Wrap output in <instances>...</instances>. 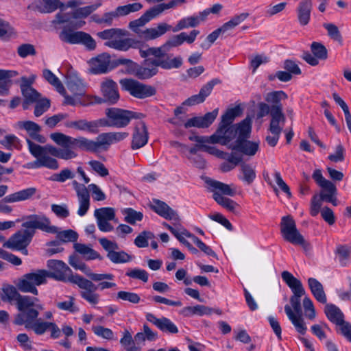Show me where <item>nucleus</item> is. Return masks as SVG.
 <instances>
[{
    "instance_id": "obj_1",
    "label": "nucleus",
    "mask_w": 351,
    "mask_h": 351,
    "mask_svg": "<svg viewBox=\"0 0 351 351\" xmlns=\"http://www.w3.org/2000/svg\"><path fill=\"white\" fill-rule=\"evenodd\" d=\"M49 136L61 148L49 144L41 146L26 138L29 152L36 158L35 161L29 165L30 167H46L51 170H56L59 168L58 161L51 156L68 160L77 156V149L95 153L100 149L108 150L111 145L108 132L99 134L96 141L88 139L84 136L74 138L61 132L51 133Z\"/></svg>"
},
{
    "instance_id": "obj_2",
    "label": "nucleus",
    "mask_w": 351,
    "mask_h": 351,
    "mask_svg": "<svg viewBox=\"0 0 351 351\" xmlns=\"http://www.w3.org/2000/svg\"><path fill=\"white\" fill-rule=\"evenodd\" d=\"M199 34V31L197 29L192 30L189 34L186 32H181L178 35L171 36L159 47H149L145 50L140 49V55L144 58L151 56L160 58L169 64L175 65L173 69H178L182 64V58L180 56L173 58L172 55L168 54V51L173 47L180 46L184 42L189 44L193 43Z\"/></svg>"
},
{
    "instance_id": "obj_3",
    "label": "nucleus",
    "mask_w": 351,
    "mask_h": 351,
    "mask_svg": "<svg viewBox=\"0 0 351 351\" xmlns=\"http://www.w3.org/2000/svg\"><path fill=\"white\" fill-rule=\"evenodd\" d=\"M88 277L90 280L82 276L75 277L74 282L82 289L80 296L92 305H96L99 302V295L95 292L97 290L103 291L117 287L116 283L112 282L114 276L112 274L91 272Z\"/></svg>"
},
{
    "instance_id": "obj_4",
    "label": "nucleus",
    "mask_w": 351,
    "mask_h": 351,
    "mask_svg": "<svg viewBox=\"0 0 351 351\" xmlns=\"http://www.w3.org/2000/svg\"><path fill=\"white\" fill-rule=\"evenodd\" d=\"M103 40H108L105 45L116 50L126 51L130 48L137 49L141 45L139 40L133 38H123L128 35V32L123 29L112 28L105 29L97 34Z\"/></svg>"
},
{
    "instance_id": "obj_5",
    "label": "nucleus",
    "mask_w": 351,
    "mask_h": 351,
    "mask_svg": "<svg viewBox=\"0 0 351 351\" xmlns=\"http://www.w3.org/2000/svg\"><path fill=\"white\" fill-rule=\"evenodd\" d=\"M84 24L85 21H81L72 26H64L58 35L60 40L70 45H82L89 50L95 49L96 43L92 36L86 32L74 29L81 28Z\"/></svg>"
},
{
    "instance_id": "obj_6",
    "label": "nucleus",
    "mask_w": 351,
    "mask_h": 351,
    "mask_svg": "<svg viewBox=\"0 0 351 351\" xmlns=\"http://www.w3.org/2000/svg\"><path fill=\"white\" fill-rule=\"evenodd\" d=\"M239 128L240 135L237 136L235 143L230 144L228 147L232 151H238L249 156H254L259 149V143L247 140L252 130L251 118L247 117L241 121Z\"/></svg>"
},
{
    "instance_id": "obj_7",
    "label": "nucleus",
    "mask_w": 351,
    "mask_h": 351,
    "mask_svg": "<svg viewBox=\"0 0 351 351\" xmlns=\"http://www.w3.org/2000/svg\"><path fill=\"white\" fill-rule=\"evenodd\" d=\"M208 189L213 193V199L221 206L232 213H237L239 204L231 199L223 197L222 195L234 196L235 191L230 186L219 181L208 179L206 181Z\"/></svg>"
},
{
    "instance_id": "obj_8",
    "label": "nucleus",
    "mask_w": 351,
    "mask_h": 351,
    "mask_svg": "<svg viewBox=\"0 0 351 351\" xmlns=\"http://www.w3.org/2000/svg\"><path fill=\"white\" fill-rule=\"evenodd\" d=\"M38 300L28 295H21L16 302V306L20 313L16 316L14 323L16 325H23L25 322L37 319L39 313L38 309H43L40 304H36Z\"/></svg>"
},
{
    "instance_id": "obj_9",
    "label": "nucleus",
    "mask_w": 351,
    "mask_h": 351,
    "mask_svg": "<svg viewBox=\"0 0 351 351\" xmlns=\"http://www.w3.org/2000/svg\"><path fill=\"white\" fill-rule=\"evenodd\" d=\"M47 270L38 269L22 276L16 283L19 291L30 293L34 295L38 293L36 287L47 283Z\"/></svg>"
},
{
    "instance_id": "obj_10",
    "label": "nucleus",
    "mask_w": 351,
    "mask_h": 351,
    "mask_svg": "<svg viewBox=\"0 0 351 351\" xmlns=\"http://www.w3.org/2000/svg\"><path fill=\"white\" fill-rule=\"evenodd\" d=\"M106 115L109 119L106 126L117 128L126 127L132 119H141L143 117L141 113L118 108H108L106 110Z\"/></svg>"
},
{
    "instance_id": "obj_11",
    "label": "nucleus",
    "mask_w": 351,
    "mask_h": 351,
    "mask_svg": "<svg viewBox=\"0 0 351 351\" xmlns=\"http://www.w3.org/2000/svg\"><path fill=\"white\" fill-rule=\"evenodd\" d=\"M147 58L144 60L143 65L137 66L134 70V75L138 79H149L156 75L158 71V67L165 70H171L175 66V65L170 64L158 57Z\"/></svg>"
},
{
    "instance_id": "obj_12",
    "label": "nucleus",
    "mask_w": 351,
    "mask_h": 351,
    "mask_svg": "<svg viewBox=\"0 0 351 351\" xmlns=\"http://www.w3.org/2000/svg\"><path fill=\"white\" fill-rule=\"evenodd\" d=\"M281 276L283 281L293 292V295L290 298V303L294 311L296 314H301V297L305 294V290L301 281L287 271H282Z\"/></svg>"
},
{
    "instance_id": "obj_13",
    "label": "nucleus",
    "mask_w": 351,
    "mask_h": 351,
    "mask_svg": "<svg viewBox=\"0 0 351 351\" xmlns=\"http://www.w3.org/2000/svg\"><path fill=\"white\" fill-rule=\"evenodd\" d=\"M47 266L49 269V271H47V279L51 278L59 281L69 282L75 284V278L82 277L78 274L73 275L71 269L62 261L49 260L47 261Z\"/></svg>"
},
{
    "instance_id": "obj_14",
    "label": "nucleus",
    "mask_w": 351,
    "mask_h": 351,
    "mask_svg": "<svg viewBox=\"0 0 351 351\" xmlns=\"http://www.w3.org/2000/svg\"><path fill=\"white\" fill-rule=\"evenodd\" d=\"M280 232L285 241L293 245H304V239L298 230L295 222L290 215L285 216L282 218Z\"/></svg>"
},
{
    "instance_id": "obj_15",
    "label": "nucleus",
    "mask_w": 351,
    "mask_h": 351,
    "mask_svg": "<svg viewBox=\"0 0 351 351\" xmlns=\"http://www.w3.org/2000/svg\"><path fill=\"white\" fill-rule=\"evenodd\" d=\"M22 227L27 230L39 229L47 233L58 232V228L51 225L50 219L44 214L29 215L23 217Z\"/></svg>"
},
{
    "instance_id": "obj_16",
    "label": "nucleus",
    "mask_w": 351,
    "mask_h": 351,
    "mask_svg": "<svg viewBox=\"0 0 351 351\" xmlns=\"http://www.w3.org/2000/svg\"><path fill=\"white\" fill-rule=\"evenodd\" d=\"M122 88L130 93L136 98L144 99L156 95L154 87L144 84L132 79H123L120 80Z\"/></svg>"
},
{
    "instance_id": "obj_17",
    "label": "nucleus",
    "mask_w": 351,
    "mask_h": 351,
    "mask_svg": "<svg viewBox=\"0 0 351 351\" xmlns=\"http://www.w3.org/2000/svg\"><path fill=\"white\" fill-rule=\"evenodd\" d=\"M239 125L240 123L232 125H219L216 132L210 136V143L228 145L237 135H240Z\"/></svg>"
},
{
    "instance_id": "obj_18",
    "label": "nucleus",
    "mask_w": 351,
    "mask_h": 351,
    "mask_svg": "<svg viewBox=\"0 0 351 351\" xmlns=\"http://www.w3.org/2000/svg\"><path fill=\"white\" fill-rule=\"evenodd\" d=\"M34 187L27 188L4 197L1 201L0 212L9 214L12 211L11 206L6 203H15L30 199L36 193Z\"/></svg>"
},
{
    "instance_id": "obj_19",
    "label": "nucleus",
    "mask_w": 351,
    "mask_h": 351,
    "mask_svg": "<svg viewBox=\"0 0 351 351\" xmlns=\"http://www.w3.org/2000/svg\"><path fill=\"white\" fill-rule=\"evenodd\" d=\"M35 232L27 228L18 231L4 243L3 246L12 250H23L30 243Z\"/></svg>"
},
{
    "instance_id": "obj_20",
    "label": "nucleus",
    "mask_w": 351,
    "mask_h": 351,
    "mask_svg": "<svg viewBox=\"0 0 351 351\" xmlns=\"http://www.w3.org/2000/svg\"><path fill=\"white\" fill-rule=\"evenodd\" d=\"M108 125V121L105 119H99L94 121L79 119L65 123V126L69 128H75L80 131H85L92 134H97L99 128Z\"/></svg>"
},
{
    "instance_id": "obj_21",
    "label": "nucleus",
    "mask_w": 351,
    "mask_h": 351,
    "mask_svg": "<svg viewBox=\"0 0 351 351\" xmlns=\"http://www.w3.org/2000/svg\"><path fill=\"white\" fill-rule=\"evenodd\" d=\"M79 202L77 215L80 217L84 216L90 208V195L84 184H80L76 180L72 182Z\"/></svg>"
},
{
    "instance_id": "obj_22",
    "label": "nucleus",
    "mask_w": 351,
    "mask_h": 351,
    "mask_svg": "<svg viewBox=\"0 0 351 351\" xmlns=\"http://www.w3.org/2000/svg\"><path fill=\"white\" fill-rule=\"evenodd\" d=\"M149 134L147 126L144 122L136 123L132 134L131 148L138 149L144 147L148 142Z\"/></svg>"
},
{
    "instance_id": "obj_23",
    "label": "nucleus",
    "mask_w": 351,
    "mask_h": 351,
    "mask_svg": "<svg viewBox=\"0 0 351 351\" xmlns=\"http://www.w3.org/2000/svg\"><path fill=\"white\" fill-rule=\"evenodd\" d=\"M146 319L163 332L176 334L179 331L176 324L165 317L157 318L154 314L148 313L146 314Z\"/></svg>"
},
{
    "instance_id": "obj_24",
    "label": "nucleus",
    "mask_w": 351,
    "mask_h": 351,
    "mask_svg": "<svg viewBox=\"0 0 351 351\" xmlns=\"http://www.w3.org/2000/svg\"><path fill=\"white\" fill-rule=\"evenodd\" d=\"M209 14V12L204 10L199 12L198 14L184 17L180 19L176 25L172 28L173 32H177L184 29L189 27H195L198 26L202 22L204 21Z\"/></svg>"
},
{
    "instance_id": "obj_25",
    "label": "nucleus",
    "mask_w": 351,
    "mask_h": 351,
    "mask_svg": "<svg viewBox=\"0 0 351 351\" xmlns=\"http://www.w3.org/2000/svg\"><path fill=\"white\" fill-rule=\"evenodd\" d=\"M218 114V109L207 112L202 117H195L189 119L185 123V128L196 127L198 128H207L215 120Z\"/></svg>"
},
{
    "instance_id": "obj_26",
    "label": "nucleus",
    "mask_w": 351,
    "mask_h": 351,
    "mask_svg": "<svg viewBox=\"0 0 351 351\" xmlns=\"http://www.w3.org/2000/svg\"><path fill=\"white\" fill-rule=\"evenodd\" d=\"M16 125L19 129L25 130L32 139L40 143L46 142V138L40 134L41 127L36 123L32 121H20Z\"/></svg>"
},
{
    "instance_id": "obj_27",
    "label": "nucleus",
    "mask_w": 351,
    "mask_h": 351,
    "mask_svg": "<svg viewBox=\"0 0 351 351\" xmlns=\"http://www.w3.org/2000/svg\"><path fill=\"white\" fill-rule=\"evenodd\" d=\"M90 71L94 74L105 73L110 71L113 66L111 64L110 56L103 53L90 61Z\"/></svg>"
},
{
    "instance_id": "obj_28",
    "label": "nucleus",
    "mask_w": 351,
    "mask_h": 351,
    "mask_svg": "<svg viewBox=\"0 0 351 351\" xmlns=\"http://www.w3.org/2000/svg\"><path fill=\"white\" fill-rule=\"evenodd\" d=\"M285 121L286 117L280 107H274L271 112L269 131L271 134H281Z\"/></svg>"
},
{
    "instance_id": "obj_29",
    "label": "nucleus",
    "mask_w": 351,
    "mask_h": 351,
    "mask_svg": "<svg viewBox=\"0 0 351 351\" xmlns=\"http://www.w3.org/2000/svg\"><path fill=\"white\" fill-rule=\"evenodd\" d=\"M151 208L160 217L167 220L179 221V215L176 211L173 210L165 202L159 199H153Z\"/></svg>"
},
{
    "instance_id": "obj_30",
    "label": "nucleus",
    "mask_w": 351,
    "mask_h": 351,
    "mask_svg": "<svg viewBox=\"0 0 351 351\" xmlns=\"http://www.w3.org/2000/svg\"><path fill=\"white\" fill-rule=\"evenodd\" d=\"M101 88L104 101L114 104L118 101L119 98L118 86L114 81L108 80L103 82L101 85Z\"/></svg>"
},
{
    "instance_id": "obj_31",
    "label": "nucleus",
    "mask_w": 351,
    "mask_h": 351,
    "mask_svg": "<svg viewBox=\"0 0 351 351\" xmlns=\"http://www.w3.org/2000/svg\"><path fill=\"white\" fill-rule=\"evenodd\" d=\"M312 7L311 0H302L299 3L296 12L298 22L302 26H305L309 23Z\"/></svg>"
},
{
    "instance_id": "obj_32",
    "label": "nucleus",
    "mask_w": 351,
    "mask_h": 351,
    "mask_svg": "<svg viewBox=\"0 0 351 351\" xmlns=\"http://www.w3.org/2000/svg\"><path fill=\"white\" fill-rule=\"evenodd\" d=\"M171 29V25L165 23H162L158 24L156 27L147 28L145 30H143L139 37L146 40H151L159 38Z\"/></svg>"
},
{
    "instance_id": "obj_33",
    "label": "nucleus",
    "mask_w": 351,
    "mask_h": 351,
    "mask_svg": "<svg viewBox=\"0 0 351 351\" xmlns=\"http://www.w3.org/2000/svg\"><path fill=\"white\" fill-rule=\"evenodd\" d=\"M17 75L18 73L16 71L0 69V95L9 94V90L12 84L11 79Z\"/></svg>"
},
{
    "instance_id": "obj_34",
    "label": "nucleus",
    "mask_w": 351,
    "mask_h": 351,
    "mask_svg": "<svg viewBox=\"0 0 351 351\" xmlns=\"http://www.w3.org/2000/svg\"><path fill=\"white\" fill-rule=\"evenodd\" d=\"M64 98V104L66 105H71V106H77V105H81V106H89L94 103H101V101L99 99H97L96 97H93L91 96H85L82 97L80 95H73V96H69L67 95L65 93Z\"/></svg>"
},
{
    "instance_id": "obj_35",
    "label": "nucleus",
    "mask_w": 351,
    "mask_h": 351,
    "mask_svg": "<svg viewBox=\"0 0 351 351\" xmlns=\"http://www.w3.org/2000/svg\"><path fill=\"white\" fill-rule=\"evenodd\" d=\"M67 87L73 95L82 97L87 96L86 95V84L77 75H71L68 77Z\"/></svg>"
},
{
    "instance_id": "obj_36",
    "label": "nucleus",
    "mask_w": 351,
    "mask_h": 351,
    "mask_svg": "<svg viewBox=\"0 0 351 351\" xmlns=\"http://www.w3.org/2000/svg\"><path fill=\"white\" fill-rule=\"evenodd\" d=\"M308 285L316 300L322 304H326L327 302V298L322 283L314 278H309L308 280Z\"/></svg>"
},
{
    "instance_id": "obj_37",
    "label": "nucleus",
    "mask_w": 351,
    "mask_h": 351,
    "mask_svg": "<svg viewBox=\"0 0 351 351\" xmlns=\"http://www.w3.org/2000/svg\"><path fill=\"white\" fill-rule=\"evenodd\" d=\"M285 311L295 328L297 332L301 335H304L307 330V328L305 325L304 319L301 317V314L295 315L288 304L285 305Z\"/></svg>"
},
{
    "instance_id": "obj_38",
    "label": "nucleus",
    "mask_w": 351,
    "mask_h": 351,
    "mask_svg": "<svg viewBox=\"0 0 351 351\" xmlns=\"http://www.w3.org/2000/svg\"><path fill=\"white\" fill-rule=\"evenodd\" d=\"M63 6L60 0H39L36 4V9L41 13H51Z\"/></svg>"
},
{
    "instance_id": "obj_39",
    "label": "nucleus",
    "mask_w": 351,
    "mask_h": 351,
    "mask_svg": "<svg viewBox=\"0 0 351 351\" xmlns=\"http://www.w3.org/2000/svg\"><path fill=\"white\" fill-rule=\"evenodd\" d=\"M324 313L327 318L336 325L344 319L343 313L334 304H326L324 308Z\"/></svg>"
},
{
    "instance_id": "obj_40",
    "label": "nucleus",
    "mask_w": 351,
    "mask_h": 351,
    "mask_svg": "<svg viewBox=\"0 0 351 351\" xmlns=\"http://www.w3.org/2000/svg\"><path fill=\"white\" fill-rule=\"evenodd\" d=\"M25 328L32 329L36 335H41L49 329L51 322H43L32 319L31 321L23 323Z\"/></svg>"
},
{
    "instance_id": "obj_41",
    "label": "nucleus",
    "mask_w": 351,
    "mask_h": 351,
    "mask_svg": "<svg viewBox=\"0 0 351 351\" xmlns=\"http://www.w3.org/2000/svg\"><path fill=\"white\" fill-rule=\"evenodd\" d=\"M287 95L282 90H277L270 92L267 94L265 97V101L269 104H271V110L274 107H280L281 112H283L282 105L281 104V100L286 99L287 98Z\"/></svg>"
},
{
    "instance_id": "obj_42",
    "label": "nucleus",
    "mask_w": 351,
    "mask_h": 351,
    "mask_svg": "<svg viewBox=\"0 0 351 351\" xmlns=\"http://www.w3.org/2000/svg\"><path fill=\"white\" fill-rule=\"evenodd\" d=\"M73 248L75 252L82 255L87 260H95L100 258L99 254L87 245L75 243L73 245Z\"/></svg>"
},
{
    "instance_id": "obj_43",
    "label": "nucleus",
    "mask_w": 351,
    "mask_h": 351,
    "mask_svg": "<svg viewBox=\"0 0 351 351\" xmlns=\"http://www.w3.org/2000/svg\"><path fill=\"white\" fill-rule=\"evenodd\" d=\"M21 93L24 98L22 103L23 110L29 109L30 105L36 103L43 97L41 94L34 88L24 90Z\"/></svg>"
},
{
    "instance_id": "obj_44",
    "label": "nucleus",
    "mask_w": 351,
    "mask_h": 351,
    "mask_svg": "<svg viewBox=\"0 0 351 351\" xmlns=\"http://www.w3.org/2000/svg\"><path fill=\"white\" fill-rule=\"evenodd\" d=\"M101 5V3H94L90 5L81 7L71 12L72 19H85L95 11Z\"/></svg>"
},
{
    "instance_id": "obj_45",
    "label": "nucleus",
    "mask_w": 351,
    "mask_h": 351,
    "mask_svg": "<svg viewBox=\"0 0 351 351\" xmlns=\"http://www.w3.org/2000/svg\"><path fill=\"white\" fill-rule=\"evenodd\" d=\"M182 234L186 236L188 238H191L193 243L202 250L203 252H204L206 255L212 256V257H216L217 254L216 253L211 249V247L206 244H205L204 242H202L195 235L191 234L186 230H184L182 232Z\"/></svg>"
},
{
    "instance_id": "obj_46",
    "label": "nucleus",
    "mask_w": 351,
    "mask_h": 351,
    "mask_svg": "<svg viewBox=\"0 0 351 351\" xmlns=\"http://www.w3.org/2000/svg\"><path fill=\"white\" fill-rule=\"evenodd\" d=\"M43 77L52 86H53L56 90L61 94L62 95H64L65 94V88L58 79V77L55 75L49 69H44L43 71Z\"/></svg>"
},
{
    "instance_id": "obj_47",
    "label": "nucleus",
    "mask_w": 351,
    "mask_h": 351,
    "mask_svg": "<svg viewBox=\"0 0 351 351\" xmlns=\"http://www.w3.org/2000/svg\"><path fill=\"white\" fill-rule=\"evenodd\" d=\"M213 156L218 158L226 160L230 163H232L235 167L242 161V156L238 153L232 152L229 154L221 151L218 149L217 147H215V149Z\"/></svg>"
},
{
    "instance_id": "obj_48",
    "label": "nucleus",
    "mask_w": 351,
    "mask_h": 351,
    "mask_svg": "<svg viewBox=\"0 0 351 351\" xmlns=\"http://www.w3.org/2000/svg\"><path fill=\"white\" fill-rule=\"evenodd\" d=\"M242 109L239 106L228 109L221 117L220 125H232L234 119L241 114Z\"/></svg>"
},
{
    "instance_id": "obj_49",
    "label": "nucleus",
    "mask_w": 351,
    "mask_h": 351,
    "mask_svg": "<svg viewBox=\"0 0 351 351\" xmlns=\"http://www.w3.org/2000/svg\"><path fill=\"white\" fill-rule=\"evenodd\" d=\"M248 16V13H241L233 16L229 21L225 23L221 27H219L222 34L234 29L236 26L244 21Z\"/></svg>"
},
{
    "instance_id": "obj_50",
    "label": "nucleus",
    "mask_w": 351,
    "mask_h": 351,
    "mask_svg": "<svg viewBox=\"0 0 351 351\" xmlns=\"http://www.w3.org/2000/svg\"><path fill=\"white\" fill-rule=\"evenodd\" d=\"M124 215V221L130 224L134 225L136 221L143 220V214L140 211H136L132 208H127L122 210Z\"/></svg>"
},
{
    "instance_id": "obj_51",
    "label": "nucleus",
    "mask_w": 351,
    "mask_h": 351,
    "mask_svg": "<svg viewBox=\"0 0 351 351\" xmlns=\"http://www.w3.org/2000/svg\"><path fill=\"white\" fill-rule=\"evenodd\" d=\"M96 220L114 221L115 219V211L111 207H103L96 209L94 212Z\"/></svg>"
},
{
    "instance_id": "obj_52",
    "label": "nucleus",
    "mask_w": 351,
    "mask_h": 351,
    "mask_svg": "<svg viewBox=\"0 0 351 351\" xmlns=\"http://www.w3.org/2000/svg\"><path fill=\"white\" fill-rule=\"evenodd\" d=\"M241 170L243 176L240 179L247 184H251L256 178V171L254 168L248 164L243 163L241 165Z\"/></svg>"
},
{
    "instance_id": "obj_53",
    "label": "nucleus",
    "mask_w": 351,
    "mask_h": 351,
    "mask_svg": "<svg viewBox=\"0 0 351 351\" xmlns=\"http://www.w3.org/2000/svg\"><path fill=\"white\" fill-rule=\"evenodd\" d=\"M0 144L8 149L21 148L20 139L14 134L6 135L3 139L0 140Z\"/></svg>"
},
{
    "instance_id": "obj_54",
    "label": "nucleus",
    "mask_w": 351,
    "mask_h": 351,
    "mask_svg": "<svg viewBox=\"0 0 351 351\" xmlns=\"http://www.w3.org/2000/svg\"><path fill=\"white\" fill-rule=\"evenodd\" d=\"M107 257L113 263H125L130 262L132 259L131 256L124 251L110 252V254H107Z\"/></svg>"
},
{
    "instance_id": "obj_55",
    "label": "nucleus",
    "mask_w": 351,
    "mask_h": 351,
    "mask_svg": "<svg viewBox=\"0 0 351 351\" xmlns=\"http://www.w3.org/2000/svg\"><path fill=\"white\" fill-rule=\"evenodd\" d=\"M34 114L36 117H39L47 112L50 106V100L46 97H41L38 101L34 103Z\"/></svg>"
},
{
    "instance_id": "obj_56",
    "label": "nucleus",
    "mask_w": 351,
    "mask_h": 351,
    "mask_svg": "<svg viewBox=\"0 0 351 351\" xmlns=\"http://www.w3.org/2000/svg\"><path fill=\"white\" fill-rule=\"evenodd\" d=\"M120 343L126 348L127 351H141V348L134 343L132 335L128 330H125L123 337L120 340Z\"/></svg>"
},
{
    "instance_id": "obj_57",
    "label": "nucleus",
    "mask_w": 351,
    "mask_h": 351,
    "mask_svg": "<svg viewBox=\"0 0 351 351\" xmlns=\"http://www.w3.org/2000/svg\"><path fill=\"white\" fill-rule=\"evenodd\" d=\"M336 254L341 265L346 266L350 258V249L346 245H339L337 247Z\"/></svg>"
},
{
    "instance_id": "obj_58",
    "label": "nucleus",
    "mask_w": 351,
    "mask_h": 351,
    "mask_svg": "<svg viewBox=\"0 0 351 351\" xmlns=\"http://www.w3.org/2000/svg\"><path fill=\"white\" fill-rule=\"evenodd\" d=\"M18 289L14 286H8L3 289V295L1 296V299L3 301H16L19 300L21 294L18 292Z\"/></svg>"
},
{
    "instance_id": "obj_59",
    "label": "nucleus",
    "mask_w": 351,
    "mask_h": 351,
    "mask_svg": "<svg viewBox=\"0 0 351 351\" xmlns=\"http://www.w3.org/2000/svg\"><path fill=\"white\" fill-rule=\"evenodd\" d=\"M92 330L95 335L106 340H112L114 338L113 331L102 326H95L92 327Z\"/></svg>"
},
{
    "instance_id": "obj_60",
    "label": "nucleus",
    "mask_w": 351,
    "mask_h": 351,
    "mask_svg": "<svg viewBox=\"0 0 351 351\" xmlns=\"http://www.w3.org/2000/svg\"><path fill=\"white\" fill-rule=\"evenodd\" d=\"M54 234H57V238L64 243L76 241L78 238L77 233L73 230H58Z\"/></svg>"
},
{
    "instance_id": "obj_61",
    "label": "nucleus",
    "mask_w": 351,
    "mask_h": 351,
    "mask_svg": "<svg viewBox=\"0 0 351 351\" xmlns=\"http://www.w3.org/2000/svg\"><path fill=\"white\" fill-rule=\"evenodd\" d=\"M69 263L75 269H79L84 272L87 276L88 274L91 273L90 269L86 265L85 263L82 262L77 255H71L69 258Z\"/></svg>"
},
{
    "instance_id": "obj_62",
    "label": "nucleus",
    "mask_w": 351,
    "mask_h": 351,
    "mask_svg": "<svg viewBox=\"0 0 351 351\" xmlns=\"http://www.w3.org/2000/svg\"><path fill=\"white\" fill-rule=\"evenodd\" d=\"M311 49L313 55L320 60H326L328 57L326 48L321 43L313 42L311 44Z\"/></svg>"
},
{
    "instance_id": "obj_63",
    "label": "nucleus",
    "mask_w": 351,
    "mask_h": 351,
    "mask_svg": "<svg viewBox=\"0 0 351 351\" xmlns=\"http://www.w3.org/2000/svg\"><path fill=\"white\" fill-rule=\"evenodd\" d=\"M154 238V234L149 231H143L134 239V244L140 248L148 246V240Z\"/></svg>"
},
{
    "instance_id": "obj_64",
    "label": "nucleus",
    "mask_w": 351,
    "mask_h": 351,
    "mask_svg": "<svg viewBox=\"0 0 351 351\" xmlns=\"http://www.w3.org/2000/svg\"><path fill=\"white\" fill-rule=\"evenodd\" d=\"M117 298L132 304H138L141 300V298L137 293L125 291H119L117 294Z\"/></svg>"
}]
</instances>
